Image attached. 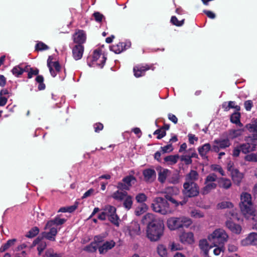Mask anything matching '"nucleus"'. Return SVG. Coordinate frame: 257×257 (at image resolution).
<instances>
[{
	"mask_svg": "<svg viewBox=\"0 0 257 257\" xmlns=\"http://www.w3.org/2000/svg\"><path fill=\"white\" fill-rule=\"evenodd\" d=\"M164 233V225L160 222L150 224L147 227V237L152 241L159 240Z\"/></svg>",
	"mask_w": 257,
	"mask_h": 257,
	"instance_id": "f257e3e1",
	"label": "nucleus"
},
{
	"mask_svg": "<svg viewBox=\"0 0 257 257\" xmlns=\"http://www.w3.org/2000/svg\"><path fill=\"white\" fill-rule=\"evenodd\" d=\"M167 226L171 230L181 227H188L192 223L191 219L187 217H171L167 220Z\"/></svg>",
	"mask_w": 257,
	"mask_h": 257,
	"instance_id": "f03ea898",
	"label": "nucleus"
},
{
	"mask_svg": "<svg viewBox=\"0 0 257 257\" xmlns=\"http://www.w3.org/2000/svg\"><path fill=\"white\" fill-rule=\"evenodd\" d=\"M228 235L224 230L218 228L215 229L211 234L208 235V239L214 246L223 245L227 241Z\"/></svg>",
	"mask_w": 257,
	"mask_h": 257,
	"instance_id": "7ed1b4c3",
	"label": "nucleus"
},
{
	"mask_svg": "<svg viewBox=\"0 0 257 257\" xmlns=\"http://www.w3.org/2000/svg\"><path fill=\"white\" fill-rule=\"evenodd\" d=\"M152 208L156 212L166 215L172 212L167 201L162 197L155 198L152 204Z\"/></svg>",
	"mask_w": 257,
	"mask_h": 257,
	"instance_id": "20e7f679",
	"label": "nucleus"
},
{
	"mask_svg": "<svg viewBox=\"0 0 257 257\" xmlns=\"http://www.w3.org/2000/svg\"><path fill=\"white\" fill-rule=\"evenodd\" d=\"M240 200L241 211L244 216L247 217L248 214H251L253 212L251 195L246 192L242 193L240 196Z\"/></svg>",
	"mask_w": 257,
	"mask_h": 257,
	"instance_id": "39448f33",
	"label": "nucleus"
},
{
	"mask_svg": "<svg viewBox=\"0 0 257 257\" xmlns=\"http://www.w3.org/2000/svg\"><path fill=\"white\" fill-rule=\"evenodd\" d=\"M106 58L101 54V51L99 49L94 50L92 56L87 58V64L89 67L98 66L102 68L105 62Z\"/></svg>",
	"mask_w": 257,
	"mask_h": 257,
	"instance_id": "423d86ee",
	"label": "nucleus"
},
{
	"mask_svg": "<svg viewBox=\"0 0 257 257\" xmlns=\"http://www.w3.org/2000/svg\"><path fill=\"white\" fill-rule=\"evenodd\" d=\"M217 180V177L214 173H210L207 175L205 179V186L201 190V193L203 195H206L210 193L212 190L216 189L217 186L215 182Z\"/></svg>",
	"mask_w": 257,
	"mask_h": 257,
	"instance_id": "0eeeda50",
	"label": "nucleus"
},
{
	"mask_svg": "<svg viewBox=\"0 0 257 257\" xmlns=\"http://www.w3.org/2000/svg\"><path fill=\"white\" fill-rule=\"evenodd\" d=\"M182 192L184 195L187 197H195L199 194V187L195 182H185Z\"/></svg>",
	"mask_w": 257,
	"mask_h": 257,
	"instance_id": "6e6552de",
	"label": "nucleus"
},
{
	"mask_svg": "<svg viewBox=\"0 0 257 257\" xmlns=\"http://www.w3.org/2000/svg\"><path fill=\"white\" fill-rule=\"evenodd\" d=\"M227 216L230 217V219L227 220L226 222V227L233 233L239 234L241 231V227L240 225L234 223L232 220H231L238 219L236 214L234 213L230 212Z\"/></svg>",
	"mask_w": 257,
	"mask_h": 257,
	"instance_id": "1a4fd4ad",
	"label": "nucleus"
},
{
	"mask_svg": "<svg viewBox=\"0 0 257 257\" xmlns=\"http://www.w3.org/2000/svg\"><path fill=\"white\" fill-rule=\"evenodd\" d=\"M231 143L228 138L215 139L213 141L211 150L218 153L220 149H224L229 147Z\"/></svg>",
	"mask_w": 257,
	"mask_h": 257,
	"instance_id": "9d476101",
	"label": "nucleus"
},
{
	"mask_svg": "<svg viewBox=\"0 0 257 257\" xmlns=\"http://www.w3.org/2000/svg\"><path fill=\"white\" fill-rule=\"evenodd\" d=\"M105 213L108 217L109 221L118 226L119 225L118 217L116 214V208L115 207L111 205H107L103 209Z\"/></svg>",
	"mask_w": 257,
	"mask_h": 257,
	"instance_id": "9b49d317",
	"label": "nucleus"
},
{
	"mask_svg": "<svg viewBox=\"0 0 257 257\" xmlns=\"http://www.w3.org/2000/svg\"><path fill=\"white\" fill-rule=\"evenodd\" d=\"M136 182V178L132 175H128L123 178L122 182L118 183L117 188L121 190H128Z\"/></svg>",
	"mask_w": 257,
	"mask_h": 257,
	"instance_id": "f8f14e48",
	"label": "nucleus"
},
{
	"mask_svg": "<svg viewBox=\"0 0 257 257\" xmlns=\"http://www.w3.org/2000/svg\"><path fill=\"white\" fill-rule=\"evenodd\" d=\"M126 233L131 237H134L141 234L140 224L136 221H132L126 227Z\"/></svg>",
	"mask_w": 257,
	"mask_h": 257,
	"instance_id": "ddd939ff",
	"label": "nucleus"
},
{
	"mask_svg": "<svg viewBox=\"0 0 257 257\" xmlns=\"http://www.w3.org/2000/svg\"><path fill=\"white\" fill-rule=\"evenodd\" d=\"M47 66L52 77H54L57 74L61 71V67L57 61L52 62L50 60V57L47 60Z\"/></svg>",
	"mask_w": 257,
	"mask_h": 257,
	"instance_id": "4468645a",
	"label": "nucleus"
},
{
	"mask_svg": "<svg viewBox=\"0 0 257 257\" xmlns=\"http://www.w3.org/2000/svg\"><path fill=\"white\" fill-rule=\"evenodd\" d=\"M45 229H49V231L48 232H43L42 233V236L43 238H45L51 241H54L55 240V236L56 235L58 230L56 227H47V224L44 228Z\"/></svg>",
	"mask_w": 257,
	"mask_h": 257,
	"instance_id": "2eb2a0df",
	"label": "nucleus"
},
{
	"mask_svg": "<svg viewBox=\"0 0 257 257\" xmlns=\"http://www.w3.org/2000/svg\"><path fill=\"white\" fill-rule=\"evenodd\" d=\"M72 38L74 43L82 45L86 41V35L84 31L78 30L73 35Z\"/></svg>",
	"mask_w": 257,
	"mask_h": 257,
	"instance_id": "dca6fc26",
	"label": "nucleus"
},
{
	"mask_svg": "<svg viewBox=\"0 0 257 257\" xmlns=\"http://www.w3.org/2000/svg\"><path fill=\"white\" fill-rule=\"evenodd\" d=\"M158 172V181L164 183L171 175V171L168 169L159 167L157 169Z\"/></svg>",
	"mask_w": 257,
	"mask_h": 257,
	"instance_id": "f3484780",
	"label": "nucleus"
},
{
	"mask_svg": "<svg viewBox=\"0 0 257 257\" xmlns=\"http://www.w3.org/2000/svg\"><path fill=\"white\" fill-rule=\"evenodd\" d=\"M84 52V47L82 45H76L72 49V56L75 60L81 59Z\"/></svg>",
	"mask_w": 257,
	"mask_h": 257,
	"instance_id": "a211bd4d",
	"label": "nucleus"
},
{
	"mask_svg": "<svg viewBox=\"0 0 257 257\" xmlns=\"http://www.w3.org/2000/svg\"><path fill=\"white\" fill-rule=\"evenodd\" d=\"M180 239L184 244H192L194 241V234L192 232H183L180 236Z\"/></svg>",
	"mask_w": 257,
	"mask_h": 257,
	"instance_id": "6ab92c4d",
	"label": "nucleus"
},
{
	"mask_svg": "<svg viewBox=\"0 0 257 257\" xmlns=\"http://www.w3.org/2000/svg\"><path fill=\"white\" fill-rule=\"evenodd\" d=\"M241 243L243 245H257V233H250L245 239L242 240Z\"/></svg>",
	"mask_w": 257,
	"mask_h": 257,
	"instance_id": "aec40b11",
	"label": "nucleus"
},
{
	"mask_svg": "<svg viewBox=\"0 0 257 257\" xmlns=\"http://www.w3.org/2000/svg\"><path fill=\"white\" fill-rule=\"evenodd\" d=\"M115 245V242L112 240L106 241L102 245L98 247L99 252L101 254L105 253L108 250L112 248Z\"/></svg>",
	"mask_w": 257,
	"mask_h": 257,
	"instance_id": "412c9836",
	"label": "nucleus"
},
{
	"mask_svg": "<svg viewBox=\"0 0 257 257\" xmlns=\"http://www.w3.org/2000/svg\"><path fill=\"white\" fill-rule=\"evenodd\" d=\"M151 69V68L147 65L145 66L138 65L134 68V75L136 77H139L143 76L145 72Z\"/></svg>",
	"mask_w": 257,
	"mask_h": 257,
	"instance_id": "4be33fe9",
	"label": "nucleus"
},
{
	"mask_svg": "<svg viewBox=\"0 0 257 257\" xmlns=\"http://www.w3.org/2000/svg\"><path fill=\"white\" fill-rule=\"evenodd\" d=\"M211 145L209 143H206L198 149L200 156L203 159H207V154L211 150Z\"/></svg>",
	"mask_w": 257,
	"mask_h": 257,
	"instance_id": "5701e85b",
	"label": "nucleus"
},
{
	"mask_svg": "<svg viewBox=\"0 0 257 257\" xmlns=\"http://www.w3.org/2000/svg\"><path fill=\"white\" fill-rule=\"evenodd\" d=\"M143 175L146 181L148 182L154 181L156 177L155 171L152 169L145 170L143 171Z\"/></svg>",
	"mask_w": 257,
	"mask_h": 257,
	"instance_id": "b1692460",
	"label": "nucleus"
},
{
	"mask_svg": "<svg viewBox=\"0 0 257 257\" xmlns=\"http://www.w3.org/2000/svg\"><path fill=\"white\" fill-rule=\"evenodd\" d=\"M26 71H28V66L24 67L23 64H21L14 67L12 70V72L15 76L19 77Z\"/></svg>",
	"mask_w": 257,
	"mask_h": 257,
	"instance_id": "393cba45",
	"label": "nucleus"
},
{
	"mask_svg": "<svg viewBox=\"0 0 257 257\" xmlns=\"http://www.w3.org/2000/svg\"><path fill=\"white\" fill-rule=\"evenodd\" d=\"M142 222L143 224H147L150 225V224L156 223L158 222L153 214L148 213L145 215L142 220Z\"/></svg>",
	"mask_w": 257,
	"mask_h": 257,
	"instance_id": "a878e982",
	"label": "nucleus"
},
{
	"mask_svg": "<svg viewBox=\"0 0 257 257\" xmlns=\"http://www.w3.org/2000/svg\"><path fill=\"white\" fill-rule=\"evenodd\" d=\"M230 174L234 183L239 185L243 177V174L240 173L237 169L233 170Z\"/></svg>",
	"mask_w": 257,
	"mask_h": 257,
	"instance_id": "bb28decb",
	"label": "nucleus"
},
{
	"mask_svg": "<svg viewBox=\"0 0 257 257\" xmlns=\"http://www.w3.org/2000/svg\"><path fill=\"white\" fill-rule=\"evenodd\" d=\"M66 220L65 218H61L59 217H56L54 219L51 220L47 222V227H55L56 226L64 224L66 222Z\"/></svg>",
	"mask_w": 257,
	"mask_h": 257,
	"instance_id": "cd10ccee",
	"label": "nucleus"
},
{
	"mask_svg": "<svg viewBox=\"0 0 257 257\" xmlns=\"http://www.w3.org/2000/svg\"><path fill=\"white\" fill-rule=\"evenodd\" d=\"M199 246L206 255H208L209 251L213 248V246L211 245H209L207 240L205 239L200 240Z\"/></svg>",
	"mask_w": 257,
	"mask_h": 257,
	"instance_id": "c85d7f7f",
	"label": "nucleus"
},
{
	"mask_svg": "<svg viewBox=\"0 0 257 257\" xmlns=\"http://www.w3.org/2000/svg\"><path fill=\"white\" fill-rule=\"evenodd\" d=\"M241 152L243 154H247L249 152L255 150L256 145L253 144H249L248 143L243 144L240 145Z\"/></svg>",
	"mask_w": 257,
	"mask_h": 257,
	"instance_id": "c756f323",
	"label": "nucleus"
},
{
	"mask_svg": "<svg viewBox=\"0 0 257 257\" xmlns=\"http://www.w3.org/2000/svg\"><path fill=\"white\" fill-rule=\"evenodd\" d=\"M199 177L198 173L194 170H191L185 177V182L192 183L195 182L198 180Z\"/></svg>",
	"mask_w": 257,
	"mask_h": 257,
	"instance_id": "7c9ffc66",
	"label": "nucleus"
},
{
	"mask_svg": "<svg viewBox=\"0 0 257 257\" xmlns=\"http://www.w3.org/2000/svg\"><path fill=\"white\" fill-rule=\"evenodd\" d=\"M128 195L126 192H122L120 191H116L114 192L111 195V197L117 201H122V200Z\"/></svg>",
	"mask_w": 257,
	"mask_h": 257,
	"instance_id": "2f4dec72",
	"label": "nucleus"
},
{
	"mask_svg": "<svg viewBox=\"0 0 257 257\" xmlns=\"http://www.w3.org/2000/svg\"><path fill=\"white\" fill-rule=\"evenodd\" d=\"M244 131V128L231 130L229 131L228 137L231 139H234L241 136Z\"/></svg>",
	"mask_w": 257,
	"mask_h": 257,
	"instance_id": "473e14b6",
	"label": "nucleus"
},
{
	"mask_svg": "<svg viewBox=\"0 0 257 257\" xmlns=\"http://www.w3.org/2000/svg\"><path fill=\"white\" fill-rule=\"evenodd\" d=\"M123 202V206L124 208L127 210H130L133 205V197L127 195L126 197L122 200Z\"/></svg>",
	"mask_w": 257,
	"mask_h": 257,
	"instance_id": "72a5a7b5",
	"label": "nucleus"
},
{
	"mask_svg": "<svg viewBox=\"0 0 257 257\" xmlns=\"http://www.w3.org/2000/svg\"><path fill=\"white\" fill-rule=\"evenodd\" d=\"M179 156L178 155H170L164 158L165 162L167 163L169 165H173L175 164L178 161Z\"/></svg>",
	"mask_w": 257,
	"mask_h": 257,
	"instance_id": "f704fd0d",
	"label": "nucleus"
},
{
	"mask_svg": "<svg viewBox=\"0 0 257 257\" xmlns=\"http://www.w3.org/2000/svg\"><path fill=\"white\" fill-rule=\"evenodd\" d=\"M123 42H120L117 44L112 45L110 47V50L114 52L116 54H119L124 51L123 47Z\"/></svg>",
	"mask_w": 257,
	"mask_h": 257,
	"instance_id": "c9c22d12",
	"label": "nucleus"
},
{
	"mask_svg": "<svg viewBox=\"0 0 257 257\" xmlns=\"http://www.w3.org/2000/svg\"><path fill=\"white\" fill-rule=\"evenodd\" d=\"M218 183L220 187L226 189L229 188L231 185L230 180L224 178H220L219 179Z\"/></svg>",
	"mask_w": 257,
	"mask_h": 257,
	"instance_id": "e433bc0d",
	"label": "nucleus"
},
{
	"mask_svg": "<svg viewBox=\"0 0 257 257\" xmlns=\"http://www.w3.org/2000/svg\"><path fill=\"white\" fill-rule=\"evenodd\" d=\"M240 114L239 112H234L230 116V121L231 122L242 126L243 124L240 121Z\"/></svg>",
	"mask_w": 257,
	"mask_h": 257,
	"instance_id": "4c0bfd02",
	"label": "nucleus"
},
{
	"mask_svg": "<svg viewBox=\"0 0 257 257\" xmlns=\"http://www.w3.org/2000/svg\"><path fill=\"white\" fill-rule=\"evenodd\" d=\"M158 254L162 257H167V249L163 244H159L157 247Z\"/></svg>",
	"mask_w": 257,
	"mask_h": 257,
	"instance_id": "58836bf2",
	"label": "nucleus"
},
{
	"mask_svg": "<svg viewBox=\"0 0 257 257\" xmlns=\"http://www.w3.org/2000/svg\"><path fill=\"white\" fill-rule=\"evenodd\" d=\"M148 207L146 204H142L136 208L135 210V214L137 216H140L145 213L148 210Z\"/></svg>",
	"mask_w": 257,
	"mask_h": 257,
	"instance_id": "ea45409f",
	"label": "nucleus"
},
{
	"mask_svg": "<svg viewBox=\"0 0 257 257\" xmlns=\"http://www.w3.org/2000/svg\"><path fill=\"white\" fill-rule=\"evenodd\" d=\"M36 81L39 83L38 89L39 90H42L45 88V85L43 83L44 78L42 75H37L36 78Z\"/></svg>",
	"mask_w": 257,
	"mask_h": 257,
	"instance_id": "a19ab883",
	"label": "nucleus"
},
{
	"mask_svg": "<svg viewBox=\"0 0 257 257\" xmlns=\"http://www.w3.org/2000/svg\"><path fill=\"white\" fill-rule=\"evenodd\" d=\"M92 16L95 21L97 23H101L105 19L104 16L98 12H94Z\"/></svg>",
	"mask_w": 257,
	"mask_h": 257,
	"instance_id": "79ce46f5",
	"label": "nucleus"
},
{
	"mask_svg": "<svg viewBox=\"0 0 257 257\" xmlns=\"http://www.w3.org/2000/svg\"><path fill=\"white\" fill-rule=\"evenodd\" d=\"M246 127L250 132L257 133V118L255 119L252 124H247Z\"/></svg>",
	"mask_w": 257,
	"mask_h": 257,
	"instance_id": "37998d69",
	"label": "nucleus"
},
{
	"mask_svg": "<svg viewBox=\"0 0 257 257\" xmlns=\"http://www.w3.org/2000/svg\"><path fill=\"white\" fill-rule=\"evenodd\" d=\"M244 160L248 162H257V152L246 155L244 157Z\"/></svg>",
	"mask_w": 257,
	"mask_h": 257,
	"instance_id": "c03bdc74",
	"label": "nucleus"
},
{
	"mask_svg": "<svg viewBox=\"0 0 257 257\" xmlns=\"http://www.w3.org/2000/svg\"><path fill=\"white\" fill-rule=\"evenodd\" d=\"M76 206L72 205L69 207H61L58 210L59 212H69L71 213L73 212L76 209Z\"/></svg>",
	"mask_w": 257,
	"mask_h": 257,
	"instance_id": "a18cd8bd",
	"label": "nucleus"
},
{
	"mask_svg": "<svg viewBox=\"0 0 257 257\" xmlns=\"http://www.w3.org/2000/svg\"><path fill=\"white\" fill-rule=\"evenodd\" d=\"M98 248V244L96 242H92L89 245L86 246L84 250L89 252H94Z\"/></svg>",
	"mask_w": 257,
	"mask_h": 257,
	"instance_id": "49530a36",
	"label": "nucleus"
},
{
	"mask_svg": "<svg viewBox=\"0 0 257 257\" xmlns=\"http://www.w3.org/2000/svg\"><path fill=\"white\" fill-rule=\"evenodd\" d=\"M190 215L192 217L195 218H200L204 217V214L200 210L194 209L190 212Z\"/></svg>",
	"mask_w": 257,
	"mask_h": 257,
	"instance_id": "de8ad7c7",
	"label": "nucleus"
},
{
	"mask_svg": "<svg viewBox=\"0 0 257 257\" xmlns=\"http://www.w3.org/2000/svg\"><path fill=\"white\" fill-rule=\"evenodd\" d=\"M39 232V229L37 227L32 228L26 235V236L29 238H32L37 235Z\"/></svg>",
	"mask_w": 257,
	"mask_h": 257,
	"instance_id": "09e8293b",
	"label": "nucleus"
},
{
	"mask_svg": "<svg viewBox=\"0 0 257 257\" xmlns=\"http://www.w3.org/2000/svg\"><path fill=\"white\" fill-rule=\"evenodd\" d=\"M233 207V204L228 201H223L220 203H218L217 205V207L220 209H224L226 208H232Z\"/></svg>",
	"mask_w": 257,
	"mask_h": 257,
	"instance_id": "8fccbe9b",
	"label": "nucleus"
},
{
	"mask_svg": "<svg viewBox=\"0 0 257 257\" xmlns=\"http://www.w3.org/2000/svg\"><path fill=\"white\" fill-rule=\"evenodd\" d=\"M147 197L143 193L138 194L136 196V199L138 203H143L147 200Z\"/></svg>",
	"mask_w": 257,
	"mask_h": 257,
	"instance_id": "3c124183",
	"label": "nucleus"
},
{
	"mask_svg": "<svg viewBox=\"0 0 257 257\" xmlns=\"http://www.w3.org/2000/svg\"><path fill=\"white\" fill-rule=\"evenodd\" d=\"M26 72H28V78H31L33 77L34 75H37L39 73V70L38 69H33L32 68H30L28 66V71H26Z\"/></svg>",
	"mask_w": 257,
	"mask_h": 257,
	"instance_id": "603ef678",
	"label": "nucleus"
},
{
	"mask_svg": "<svg viewBox=\"0 0 257 257\" xmlns=\"http://www.w3.org/2000/svg\"><path fill=\"white\" fill-rule=\"evenodd\" d=\"M49 47L47 45L43 42H40L36 45V50L38 51H43L48 49Z\"/></svg>",
	"mask_w": 257,
	"mask_h": 257,
	"instance_id": "864d4df0",
	"label": "nucleus"
},
{
	"mask_svg": "<svg viewBox=\"0 0 257 257\" xmlns=\"http://www.w3.org/2000/svg\"><path fill=\"white\" fill-rule=\"evenodd\" d=\"M181 160L184 162L186 165H189L192 163V159L189 155H182L181 157Z\"/></svg>",
	"mask_w": 257,
	"mask_h": 257,
	"instance_id": "5fc2aeb1",
	"label": "nucleus"
},
{
	"mask_svg": "<svg viewBox=\"0 0 257 257\" xmlns=\"http://www.w3.org/2000/svg\"><path fill=\"white\" fill-rule=\"evenodd\" d=\"M212 170L214 171L218 172L222 176H224V172L223 171L222 168L217 165H213L211 167Z\"/></svg>",
	"mask_w": 257,
	"mask_h": 257,
	"instance_id": "6e6d98bb",
	"label": "nucleus"
},
{
	"mask_svg": "<svg viewBox=\"0 0 257 257\" xmlns=\"http://www.w3.org/2000/svg\"><path fill=\"white\" fill-rule=\"evenodd\" d=\"M171 22L174 25L181 26L183 24L184 20L179 21L175 16H173L171 18Z\"/></svg>",
	"mask_w": 257,
	"mask_h": 257,
	"instance_id": "4d7b16f0",
	"label": "nucleus"
},
{
	"mask_svg": "<svg viewBox=\"0 0 257 257\" xmlns=\"http://www.w3.org/2000/svg\"><path fill=\"white\" fill-rule=\"evenodd\" d=\"M161 150L164 153H169L173 151V148L171 144H169L161 147Z\"/></svg>",
	"mask_w": 257,
	"mask_h": 257,
	"instance_id": "13d9d810",
	"label": "nucleus"
},
{
	"mask_svg": "<svg viewBox=\"0 0 257 257\" xmlns=\"http://www.w3.org/2000/svg\"><path fill=\"white\" fill-rule=\"evenodd\" d=\"M154 135H157V139H161L166 135V132L162 130H157L154 133Z\"/></svg>",
	"mask_w": 257,
	"mask_h": 257,
	"instance_id": "bf43d9fd",
	"label": "nucleus"
},
{
	"mask_svg": "<svg viewBox=\"0 0 257 257\" xmlns=\"http://www.w3.org/2000/svg\"><path fill=\"white\" fill-rule=\"evenodd\" d=\"M247 219H249L251 218V219L253 221V222L255 223V225L257 224V213H255L254 211L253 210V212L251 214H248L247 215V217L244 216Z\"/></svg>",
	"mask_w": 257,
	"mask_h": 257,
	"instance_id": "052dcab7",
	"label": "nucleus"
},
{
	"mask_svg": "<svg viewBox=\"0 0 257 257\" xmlns=\"http://www.w3.org/2000/svg\"><path fill=\"white\" fill-rule=\"evenodd\" d=\"M46 247V243L45 242L41 241L37 247V249L39 251V254L40 255L41 252Z\"/></svg>",
	"mask_w": 257,
	"mask_h": 257,
	"instance_id": "680f3d73",
	"label": "nucleus"
},
{
	"mask_svg": "<svg viewBox=\"0 0 257 257\" xmlns=\"http://www.w3.org/2000/svg\"><path fill=\"white\" fill-rule=\"evenodd\" d=\"M245 109L247 111H250L253 106L252 101L250 100H246L244 103Z\"/></svg>",
	"mask_w": 257,
	"mask_h": 257,
	"instance_id": "e2e57ef3",
	"label": "nucleus"
},
{
	"mask_svg": "<svg viewBox=\"0 0 257 257\" xmlns=\"http://www.w3.org/2000/svg\"><path fill=\"white\" fill-rule=\"evenodd\" d=\"M165 197H166V199L170 201L171 202H172L175 207H177L178 206V201H177V200H176L174 198H173L172 196H170V195H167L165 196Z\"/></svg>",
	"mask_w": 257,
	"mask_h": 257,
	"instance_id": "0e129e2a",
	"label": "nucleus"
},
{
	"mask_svg": "<svg viewBox=\"0 0 257 257\" xmlns=\"http://www.w3.org/2000/svg\"><path fill=\"white\" fill-rule=\"evenodd\" d=\"M219 246H220L216 247L213 249V253L215 255H218L221 252H223L222 245Z\"/></svg>",
	"mask_w": 257,
	"mask_h": 257,
	"instance_id": "69168bd1",
	"label": "nucleus"
},
{
	"mask_svg": "<svg viewBox=\"0 0 257 257\" xmlns=\"http://www.w3.org/2000/svg\"><path fill=\"white\" fill-rule=\"evenodd\" d=\"M189 142L190 144H193L195 142L198 141V138L196 137L194 135L189 134L188 135Z\"/></svg>",
	"mask_w": 257,
	"mask_h": 257,
	"instance_id": "338daca9",
	"label": "nucleus"
},
{
	"mask_svg": "<svg viewBox=\"0 0 257 257\" xmlns=\"http://www.w3.org/2000/svg\"><path fill=\"white\" fill-rule=\"evenodd\" d=\"M240 151H241V150L240 149V146L237 147H235L232 152V155L234 157H237L239 156Z\"/></svg>",
	"mask_w": 257,
	"mask_h": 257,
	"instance_id": "774afa93",
	"label": "nucleus"
}]
</instances>
